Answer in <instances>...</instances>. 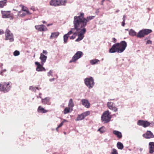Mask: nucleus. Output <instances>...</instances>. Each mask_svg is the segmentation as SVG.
Listing matches in <instances>:
<instances>
[{
	"mask_svg": "<svg viewBox=\"0 0 154 154\" xmlns=\"http://www.w3.org/2000/svg\"><path fill=\"white\" fill-rule=\"evenodd\" d=\"M84 16V13H81L79 15L75 16L74 17L73 26L77 31L80 33L79 35V38L77 39V41L79 40L78 39L80 40L83 39L84 35L86 31L85 27L87 23L95 17L94 16H90L85 18Z\"/></svg>",
	"mask_w": 154,
	"mask_h": 154,
	"instance_id": "nucleus-1",
	"label": "nucleus"
},
{
	"mask_svg": "<svg viewBox=\"0 0 154 154\" xmlns=\"http://www.w3.org/2000/svg\"><path fill=\"white\" fill-rule=\"evenodd\" d=\"M127 46V43L125 41H121L120 43H117L114 44L109 50L110 53L117 52L121 53L123 52Z\"/></svg>",
	"mask_w": 154,
	"mask_h": 154,
	"instance_id": "nucleus-2",
	"label": "nucleus"
},
{
	"mask_svg": "<svg viewBox=\"0 0 154 154\" xmlns=\"http://www.w3.org/2000/svg\"><path fill=\"white\" fill-rule=\"evenodd\" d=\"M11 82H3L0 83V91L5 93L8 92L10 90L11 86Z\"/></svg>",
	"mask_w": 154,
	"mask_h": 154,
	"instance_id": "nucleus-3",
	"label": "nucleus"
},
{
	"mask_svg": "<svg viewBox=\"0 0 154 154\" xmlns=\"http://www.w3.org/2000/svg\"><path fill=\"white\" fill-rule=\"evenodd\" d=\"M66 0H51L50 5L53 6H57L60 5H65L66 3Z\"/></svg>",
	"mask_w": 154,
	"mask_h": 154,
	"instance_id": "nucleus-4",
	"label": "nucleus"
},
{
	"mask_svg": "<svg viewBox=\"0 0 154 154\" xmlns=\"http://www.w3.org/2000/svg\"><path fill=\"white\" fill-rule=\"evenodd\" d=\"M111 117L110 116L109 111L107 110L105 111L102 115L101 119L102 122L104 123H107L109 122Z\"/></svg>",
	"mask_w": 154,
	"mask_h": 154,
	"instance_id": "nucleus-5",
	"label": "nucleus"
},
{
	"mask_svg": "<svg viewBox=\"0 0 154 154\" xmlns=\"http://www.w3.org/2000/svg\"><path fill=\"white\" fill-rule=\"evenodd\" d=\"M84 81L85 85L89 89L92 88L94 85V80L92 77H91L85 79Z\"/></svg>",
	"mask_w": 154,
	"mask_h": 154,
	"instance_id": "nucleus-6",
	"label": "nucleus"
},
{
	"mask_svg": "<svg viewBox=\"0 0 154 154\" xmlns=\"http://www.w3.org/2000/svg\"><path fill=\"white\" fill-rule=\"evenodd\" d=\"M5 38L6 40H9L11 42L14 41V35L11 31L7 29L5 32Z\"/></svg>",
	"mask_w": 154,
	"mask_h": 154,
	"instance_id": "nucleus-7",
	"label": "nucleus"
},
{
	"mask_svg": "<svg viewBox=\"0 0 154 154\" xmlns=\"http://www.w3.org/2000/svg\"><path fill=\"white\" fill-rule=\"evenodd\" d=\"M152 31L150 29H143L139 31L137 35V36L138 38H141L145 35H148L149 33H150Z\"/></svg>",
	"mask_w": 154,
	"mask_h": 154,
	"instance_id": "nucleus-8",
	"label": "nucleus"
},
{
	"mask_svg": "<svg viewBox=\"0 0 154 154\" xmlns=\"http://www.w3.org/2000/svg\"><path fill=\"white\" fill-rule=\"evenodd\" d=\"M83 55V53L81 51H78L72 57V59L69 61L70 63L75 62L77 60L80 58Z\"/></svg>",
	"mask_w": 154,
	"mask_h": 154,
	"instance_id": "nucleus-9",
	"label": "nucleus"
},
{
	"mask_svg": "<svg viewBox=\"0 0 154 154\" xmlns=\"http://www.w3.org/2000/svg\"><path fill=\"white\" fill-rule=\"evenodd\" d=\"M2 14V17L3 18H10L11 19H13V14L11 13L10 11H1Z\"/></svg>",
	"mask_w": 154,
	"mask_h": 154,
	"instance_id": "nucleus-10",
	"label": "nucleus"
},
{
	"mask_svg": "<svg viewBox=\"0 0 154 154\" xmlns=\"http://www.w3.org/2000/svg\"><path fill=\"white\" fill-rule=\"evenodd\" d=\"M90 114V112L89 111H88L84 112L80 115H79L77 118L75 119V121H78L84 119L85 117L89 115Z\"/></svg>",
	"mask_w": 154,
	"mask_h": 154,
	"instance_id": "nucleus-11",
	"label": "nucleus"
},
{
	"mask_svg": "<svg viewBox=\"0 0 154 154\" xmlns=\"http://www.w3.org/2000/svg\"><path fill=\"white\" fill-rule=\"evenodd\" d=\"M137 124L138 125L141 126L145 128L149 126L150 123L147 121L139 120L137 122Z\"/></svg>",
	"mask_w": 154,
	"mask_h": 154,
	"instance_id": "nucleus-12",
	"label": "nucleus"
},
{
	"mask_svg": "<svg viewBox=\"0 0 154 154\" xmlns=\"http://www.w3.org/2000/svg\"><path fill=\"white\" fill-rule=\"evenodd\" d=\"M74 28L73 29H74V30H73V34L72 36L70 37V38L71 39H74L75 38L77 35L78 34V38L75 40L76 42H79L81 40H82V39L81 40L78 39L79 40L77 41V39H78L79 38V35L80 34V33L79 32L77 29L75 28V27L74 26Z\"/></svg>",
	"mask_w": 154,
	"mask_h": 154,
	"instance_id": "nucleus-13",
	"label": "nucleus"
},
{
	"mask_svg": "<svg viewBox=\"0 0 154 154\" xmlns=\"http://www.w3.org/2000/svg\"><path fill=\"white\" fill-rule=\"evenodd\" d=\"M35 28L36 29L40 32L46 31L47 30V29L45 26L43 24L35 26Z\"/></svg>",
	"mask_w": 154,
	"mask_h": 154,
	"instance_id": "nucleus-14",
	"label": "nucleus"
},
{
	"mask_svg": "<svg viewBox=\"0 0 154 154\" xmlns=\"http://www.w3.org/2000/svg\"><path fill=\"white\" fill-rule=\"evenodd\" d=\"M73 30H74V29H71V30L67 34L64 35L63 41L64 43H66L67 42L69 35L73 33Z\"/></svg>",
	"mask_w": 154,
	"mask_h": 154,
	"instance_id": "nucleus-15",
	"label": "nucleus"
},
{
	"mask_svg": "<svg viewBox=\"0 0 154 154\" xmlns=\"http://www.w3.org/2000/svg\"><path fill=\"white\" fill-rule=\"evenodd\" d=\"M35 63L37 66V67L36 68V70L38 72L42 71H45V69L42 66L43 65H42V64H40L39 63L37 62H36Z\"/></svg>",
	"mask_w": 154,
	"mask_h": 154,
	"instance_id": "nucleus-16",
	"label": "nucleus"
},
{
	"mask_svg": "<svg viewBox=\"0 0 154 154\" xmlns=\"http://www.w3.org/2000/svg\"><path fill=\"white\" fill-rule=\"evenodd\" d=\"M143 136L146 139H149L154 137V135L153 134L149 131H147L145 134H143Z\"/></svg>",
	"mask_w": 154,
	"mask_h": 154,
	"instance_id": "nucleus-17",
	"label": "nucleus"
},
{
	"mask_svg": "<svg viewBox=\"0 0 154 154\" xmlns=\"http://www.w3.org/2000/svg\"><path fill=\"white\" fill-rule=\"evenodd\" d=\"M82 104L86 108H89L90 106V103L88 100L83 99L81 100Z\"/></svg>",
	"mask_w": 154,
	"mask_h": 154,
	"instance_id": "nucleus-18",
	"label": "nucleus"
},
{
	"mask_svg": "<svg viewBox=\"0 0 154 154\" xmlns=\"http://www.w3.org/2000/svg\"><path fill=\"white\" fill-rule=\"evenodd\" d=\"M149 152L152 154L154 152V142H150L149 144Z\"/></svg>",
	"mask_w": 154,
	"mask_h": 154,
	"instance_id": "nucleus-19",
	"label": "nucleus"
},
{
	"mask_svg": "<svg viewBox=\"0 0 154 154\" xmlns=\"http://www.w3.org/2000/svg\"><path fill=\"white\" fill-rule=\"evenodd\" d=\"M40 59L42 65H43L46 62L47 58V57L44 55L43 54L41 53L40 54V56L39 58Z\"/></svg>",
	"mask_w": 154,
	"mask_h": 154,
	"instance_id": "nucleus-20",
	"label": "nucleus"
},
{
	"mask_svg": "<svg viewBox=\"0 0 154 154\" xmlns=\"http://www.w3.org/2000/svg\"><path fill=\"white\" fill-rule=\"evenodd\" d=\"M51 98L48 97L44 99L42 98V103L44 104H48Z\"/></svg>",
	"mask_w": 154,
	"mask_h": 154,
	"instance_id": "nucleus-21",
	"label": "nucleus"
},
{
	"mask_svg": "<svg viewBox=\"0 0 154 154\" xmlns=\"http://www.w3.org/2000/svg\"><path fill=\"white\" fill-rule=\"evenodd\" d=\"M113 133L119 139H120L122 137V134L120 132L116 130H114L113 131Z\"/></svg>",
	"mask_w": 154,
	"mask_h": 154,
	"instance_id": "nucleus-22",
	"label": "nucleus"
},
{
	"mask_svg": "<svg viewBox=\"0 0 154 154\" xmlns=\"http://www.w3.org/2000/svg\"><path fill=\"white\" fill-rule=\"evenodd\" d=\"M20 6L22 7V9L21 11L26 12L27 14L31 15L32 14V13L29 12L27 7L22 5H20Z\"/></svg>",
	"mask_w": 154,
	"mask_h": 154,
	"instance_id": "nucleus-23",
	"label": "nucleus"
},
{
	"mask_svg": "<svg viewBox=\"0 0 154 154\" xmlns=\"http://www.w3.org/2000/svg\"><path fill=\"white\" fill-rule=\"evenodd\" d=\"M38 112L41 113H45L48 111V110L42 108L41 106H39L38 109Z\"/></svg>",
	"mask_w": 154,
	"mask_h": 154,
	"instance_id": "nucleus-24",
	"label": "nucleus"
},
{
	"mask_svg": "<svg viewBox=\"0 0 154 154\" xmlns=\"http://www.w3.org/2000/svg\"><path fill=\"white\" fill-rule=\"evenodd\" d=\"M59 33L58 32H55L51 33V35L50 36L51 39L56 38L59 35Z\"/></svg>",
	"mask_w": 154,
	"mask_h": 154,
	"instance_id": "nucleus-25",
	"label": "nucleus"
},
{
	"mask_svg": "<svg viewBox=\"0 0 154 154\" xmlns=\"http://www.w3.org/2000/svg\"><path fill=\"white\" fill-rule=\"evenodd\" d=\"M129 34L130 36H134L136 35V32L133 29H131L129 32Z\"/></svg>",
	"mask_w": 154,
	"mask_h": 154,
	"instance_id": "nucleus-26",
	"label": "nucleus"
},
{
	"mask_svg": "<svg viewBox=\"0 0 154 154\" xmlns=\"http://www.w3.org/2000/svg\"><path fill=\"white\" fill-rule=\"evenodd\" d=\"M27 14L26 13L23 12L22 11H18L17 16L19 17H23L25 16Z\"/></svg>",
	"mask_w": 154,
	"mask_h": 154,
	"instance_id": "nucleus-27",
	"label": "nucleus"
},
{
	"mask_svg": "<svg viewBox=\"0 0 154 154\" xmlns=\"http://www.w3.org/2000/svg\"><path fill=\"white\" fill-rule=\"evenodd\" d=\"M7 0H4L0 1V8H2L6 5Z\"/></svg>",
	"mask_w": 154,
	"mask_h": 154,
	"instance_id": "nucleus-28",
	"label": "nucleus"
},
{
	"mask_svg": "<svg viewBox=\"0 0 154 154\" xmlns=\"http://www.w3.org/2000/svg\"><path fill=\"white\" fill-rule=\"evenodd\" d=\"M68 106L70 108H72L74 106V104L73 103L72 100L71 98L70 99L69 101Z\"/></svg>",
	"mask_w": 154,
	"mask_h": 154,
	"instance_id": "nucleus-29",
	"label": "nucleus"
},
{
	"mask_svg": "<svg viewBox=\"0 0 154 154\" xmlns=\"http://www.w3.org/2000/svg\"><path fill=\"white\" fill-rule=\"evenodd\" d=\"M117 146L118 149H122L124 147L123 144L120 142H118L117 143Z\"/></svg>",
	"mask_w": 154,
	"mask_h": 154,
	"instance_id": "nucleus-30",
	"label": "nucleus"
},
{
	"mask_svg": "<svg viewBox=\"0 0 154 154\" xmlns=\"http://www.w3.org/2000/svg\"><path fill=\"white\" fill-rule=\"evenodd\" d=\"M99 60L97 59H94L90 60V63L92 65H94L96 64Z\"/></svg>",
	"mask_w": 154,
	"mask_h": 154,
	"instance_id": "nucleus-31",
	"label": "nucleus"
},
{
	"mask_svg": "<svg viewBox=\"0 0 154 154\" xmlns=\"http://www.w3.org/2000/svg\"><path fill=\"white\" fill-rule=\"evenodd\" d=\"M41 89V88H39L38 87H35L33 86H30L29 87V89L30 90L35 91L36 89L39 90V89Z\"/></svg>",
	"mask_w": 154,
	"mask_h": 154,
	"instance_id": "nucleus-32",
	"label": "nucleus"
},
{
	"mask_svg": "<svg viewBox=\"0 0 154 154\" xmlns=\"http://www.w3.org/2000/svg\"><path fill=\"white\" fill-rule=\"evenodd\" d=\"M70 108L69 107H66L64 109L63 113L65 114L70 112Z\"/></svg>",
	"mask_w": 154,
	"mask_h": 154,
	"instance_id": "nucleus-33",
	"label": "nucleus"
},
{
	"mask_svg": "<svg viewBox=\"0 0 154 154\" xmlns=\"http://www.w3.org/2000/svg\"><path fill=\"white\" fill-rule=\"evenodd\" d=\"M109 109L111 110H113L115 112H117L118 110V108H116V106H114L113 105L112 106L111 108V107Z\"/></svg>",
	"mask_w": 154,
	"mask_h": 154,
	"instance_id": "nucleus-34",
	"label": "nucleus"
},
{
	"mask_svg": "<svg viewBox=\"0 0 154 154\" xmlns=\"http://www.w3.org/2000/svg\"><path fill=\"white\" fill-rule=\"evenodd\" d=\"M98 131H99L101 133H103L105 131V128L103 127L100 128L98 130Z\"/></svg>",
	"mask_w": 154,
	"mask_h": 154,
	"instance_id": "nucleus-35",
	"label": "nucleus"
},
{
	"mask_svg": "<svg viewBox=\"0 0 154 154\" xmlns=\"http://www.w3.org/2000/svg\"><path fill=\"white\" fill-rule=\"evenodd\" d=\"M114 103L112 102H109L107 103V106L109 108H110L112 107V106L113 105Z\"/></svg>",
	"mask_w": 154,
	"mask_h": 154,
	"instance_id": "nucleus-36",
	"label": "nucleus"
},
{
	"mask_svg": "<svg viewBox=\"0 0 154 154\" xmlns=\"http://www.w3.org/2000/svg\"><path fill=\"white\" fill-rule=\"evenodd\" d=\"M53 71L52 70H51L49 71L48 73V76L49 77L50 76H53Z\"/></svg>",
	"mask_w": 154,
	"mask_h": 154,
	"instance_id": "nucleus-37",
	"label": "nucleus"
},
{
	"mask_svg": "<svg viewBox=\"0 0 154 154\" xmlns=\"http://www.w3.org/2000/svg\"><path fill=\"white\" fill-rule=\"evenodd\" d=\"M20 54V52L19 51L16 50L14 52V56H16Z\"/></svg>",
	"mask_w": 154,
	"mask_h": 154,
	"instance_id": "nucleus-38",
	"label": "nucleus"
},
{
	"mask_svg": "<svg viewBox=\"0 0 154 154\" xmlns=\"http://www.w3.org/2000/svg\"><path fill=\"white\" fill-rule=\"evenodd\" d=\"M110 154H118L117 150L114 149H112V151L111 153Z\"/></svg>",
	"mask_w": 154,
	"mask_h": 154,
	"instance_id": "nucleus-39",
	"label": "nucleus"
},
{
	"mask_svg": "<svg viewBox=\"0 0 154 154\" xmlns=\"http://www.w3.org/2000/svg\"><path fill=\"white\" fill-rule=\"evenodd\" d=\"M63 122H61L60 124L56 128V130L57 131H58V129L60 127H61L63 125Z\"/></svg>",
	"mask_w": 154,
	"mask_h": 154,
	"instance_id": "nucleus-40",
	"label": "nucleus"
},
{
	"mask_svg": "<svg viewBox=\"0 0 154 154\" xmlns=\"http://www.w3.org/2000/svg\"><path fill=\"white\" fill-rule=\"evenodd\" d=\"M152 41L150 40H148L147 41L146 43V44H151Z\"/></svg>",
	"mask_w": 154,
	"mask_h": 154,
	"instance_id": "nucleus-41",
	"label": "nucleus"
},
{
	"mask_svg": "<svg viewBox=\"0 0 154 154\" xmlns=\"http://www.w3.org/2000/svg\"><path fill=\"white\" fill-rule=\"evenodd\" d=\"M125 19H124V21H123L122 23V26H125Z\"/></svg>",
	"mask_w": 154,
	"mask_h": 154,
	"instance_id": "nucleus-42",
	"label": "nucleus"
},
{
	"mask_svg": "<svg viewBox=\"0 0 154 154\" xmlns=\"http://www.w3.org/2000/svg\"><path fill=\"white\" fill-rule=\"evenodd\" d=\"M30 9H31V10H32L33 11H35V9L34 7H32L30 8Z\"/></svg>",
	"mask_w": 154,
	"mask_h": 154,
	"instance_id": "nucleus-43",
	"label": "nucleus"
},
{
	"mask_svg": "<svg viewBox=\"0 0 154 154\" xmlns=\"http://www.w3.org/2000/svg\"><path fill=\"white\" fill-rule=\"evenodd\" d=\"M43 54H47V53H48V52H47V51H45V50H43Z\"/></svg>",
	"mask_w": 154,
	"mask_h": 154,
	"instance_id": "nucleus-44",
	"label": "nucleus"
},
{
	"mask_svg": "<svg viewBox=\"0 0 154 154\" xmlns=\"http://www.w3.org/2000/svg\"><path fill=\"white\" fill-rule=\"evenodd\" d=\"M4 33V31L0 29V35L2 34H3Z\"/></svg>",
	"mask_w": 154,
	"mask_h": 154,
	"instance_id": "nucleus-45",
	"label": "nucleus"
},
{
	"mask_svg": "<svg viewBox=\"0 0 154 154\" xmlns=\"http://www.w3.org/2000/svg\"><path fill=\"white\" fill-rule=\"evenodd\" d=\"M55 79L54 78H53V79H50L49 80L50 82H51L54 81Z\"/></svg>",
	"mask_w": 154,
	"mask_h": 154,
	"instance_id": "nucleus-46",
	"label": "nucleus"
},
{
	"mask_svg": "<svg viewBox=\"0 0 154 154\" xmlns=\"http://www.w3.org/2000/svg\"><path fill=\"white\" fill-rule=\"evenodd\" d=\"M68 122V121L67 120L65 119H63V122H63V124L65 122Z\"/></svg>",
	"mask_w": 154,
	"mask_h": 154,
	"instance_id": "nucleus-47",
	"label": "nucleus"
},
{
	"mask_svg": "<svg viewBox=\"0 0 154 154\" xmlns=\"http://www.w3.org/2000/svg\"><path fill=\"white\" fill-rule=\"evenodd\" d=\"M112 39L113 40V41H114V42H116V39L114 38H112Z\"/></svg>",
	"mask_w": 154,
	"mask_h": 154,
	"instance_id": "nucleus-48",
	"label": "nucleus"
},
{
	"mask_svg": "<svg viewBox=\"0 0 154 154\" xmlns=\"http://www.w3.org/2000/svg\"><path fill=\"white\" fill-rule=\"evenodd\" d=\"M105 0H102L101 1V5H103V3L105 1Z\"/></svg>",
	"mask_w": 154,
	"mask_h": 154,
	"instance_id": "nucleus-49",
	"label": "nucleus"
},
{
	"mask_svg": "<svg viewBox=\"0 0 154 154\" xmlns=\"http://www.w3.org/2000/svg\"><path fill=\"white\" fill-rule=\"evenodd\" d=\"M108 141V140L107 139H105L104 140V142H107Z\"/></svg>",
	"mask_w": 154,
	"mask_h": 154,
	"instance_id": "nucleus-50",
	"label": "nucleus"
},
{
	"mask_svg": "<svg viewBox=\"0 0 154 154\" xmlns=\"http://www.w3.org/2000/svg\"><path fill=\"white\" fill-rule=\"evenodd\" d=\"M125 15H124L123 16V21H124V19H125Z\"/></svg>",
	"mask_w": 154,
	"mask_h": 154,
	"instance_id": "nucleus-51",
	"label": "nucleus"
},
{
	"mask_svg": "<svg viewBox=\"0 0 154 154\" xmlns=\"http://www.w3.org/2000/svg\"><path fill=\"white\" fill-rule=\"evenodd\" d=\"M52 25V24H48L47 25V26H49L51 25Z\"/></svg>",
	"mask_w": 154,
	"mask_h": 154,
	"instance_id": "nucleus-52",
	"label": "nucleus"
},
{
	"mask_svg": "<svg viewBox=\"0 0 154 154\" xmlns=\"http://www.w3.org/2000/svg\"><path fill=\"white\" fill-rule=\"evenodd\" d=\"M2 71L3 72H5L6 71V69H4L2 70Z\"/></svg>",
	"mask_w": 154,
	"mask_h": 154,
	"instance_id": "nucleus-53",
	"label": "nucleus"
},
{
	"mask_svg": "<svg viewBox=\"0 0 154 154\" xmlns=\"http://www.w3.org/2000/svg\"><path fill=\"white\" fill-rule=\"evenodd\" d=\"M37 98H41V99L42 98V97H41V96H39V97H38V96H37Z\"/></svg>",
	"mask_w": 154,
	"mask_h": 154,
	"instance_id": "nucleus-54",
	"label": "nucleus"
},
{
	"mask_svg": "<svg viewBox=\"0 0 154 154\" xmlns=\"http://www.w3.org/2000/svg\"><path fill=\"white\" fill-rule=\"evenodd\" d=\"M3 72L2 71H1V72L0 73V74L1 75H2V73Z\"/></svg>",
	"mask_w": 154,
	"mask_h": 154,
	"instance_id": "nucleus-55",
	"label": "nucleus"
},
{
	"mask_svg": "<svg viewBox=\"0 0 154 154\" xmlns=\"http://www.w3.org/2000/svg\"><path fill=\"white\" fill-rule=\"evenodd\" d=\"M152 126L154 125V123L152 122Z\"/></svg>",
	"mask_w": 154,
	"mask_h": 154,
	"instance_id": "nucleus-56",
	"label": "nucleus"
},
{
	"mask_svg": "<svg viewBox=\"0 0 154 154\" xmlns=\"http://www.w3.org/2000/svg\"><path fill=\"white\" fill-rule=\"evenodd\" d=\"M114 100L113 99H110L109 100Z\"/></svg>",
	"mask_w": 154,
	"mask_h": 154,
	"instance_id": "nucleus-57",
	"label": "nucleus"
},
{
	"mask_svg": "<svg viewBox=\"0 0 154 154\" xmlns=\"http://www.w3.org/2000/svg\"><path fill=\"white\" fill-rule=\"evenodd\" d=\"M119 10H117L116 11V13H117V12H119Z\"/></svg>",
	"mask_w": 154,
	"mask_h": 154,
	"instance_id": "nucleus-58",
	"label": "nucleus"
},
{
	"mask_svg": "<svg viewBox=\"0 0 154 154\" xmlns=\"http://www.w3.org/2000/svg\"><path fill=\"white\" fill-rule=\"evenodd\" d=\"M13 10L15 11H18L17 10H16V9H13Z\"/></svg>",
	"mask_w": 154,
	"mask_h": 154,
	"instance_id": "nucleus-59",
	"label": "nucleus"
},
{
	"mask_svg": "<svg viewBox=\"0 0 154 154\" xmlns=\"http://www.w3.org/2000/svg\"><path fill=\"white\" fill-rule=\"evenodd\" d=\"M42 22H43V23H46V22L45 21H42Z\"/></svg>",
	"mask_w": 154,
	"mask_h": 154,
	"instance_id": "nucleus-60",
	"label": "nucleus"
},
{
	"mask_svg": "<svg viewBox=\"0 0 154 154\" xmlns=\"http://www.w3.org/2000/svg\"><path fill=\"white\" fill-rule=\"evenodd\" d=\"M125 30H127V31H128L129 29H125Z\"/></svg>",
	"mask_w": 154,
	"mask_h": 154,
	"instance_id": "nucleus-61",
	"label": "nucleus"
},
{
	"mask_svg": "<svg viewBox=\"0 0 154 154\" xmlns=\"http://www.w3.org/2000/svg\"><path fill=\"white\" fill-rule=\"evenodd\" d=\"M41 95H42V94L41 93H40L39 94V95L40 96Z\"/></svg>",
	"mask_w": 154,
	"mask_h": 154,
	"instance_id": "nucleus-62",
	"label": "nucleus"
},
{
	"mask_svg": "<svg viewBox=\"0 0 154 154\" xmlns=\"http://www.w3.org/2000/svg\"><path fill=\"white\" fill-rule=\"evenodd\" d=\"M64 134H66V133L65 132H64Z\"/></svg>",
	"mask_w": 154,
	"mask_h": 154,
	"instance_id": "nucleus-63",
	"label": "nucleus"
},
{
	"mask_svg": "<svg viewBox=\"0 0 154 154\" xmlns=\"http://www.w3.org/2000/svg\"><path fill=\"white\" fill-rule=\"evenodd\" d=\"M107 1L110 2V0H107Z\"/></svg>",
	"mask_w": 154,
	"mask_h": 154,
	"instance_id": "nucleus-64",
	"label": "nucleus"
}]
</instances>
